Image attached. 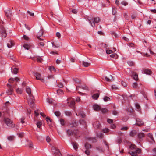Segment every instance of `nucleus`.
I'll return each instance as SVG.
<instances>
[{"label": "nucleus", "mask_w": 156, "mask_h": 156, "mask_svg": "<svg viewBox=\"0 0 156 156\" xmlns=\"http://www.w3.org/2000/svg\"><path fill=\"white\" fill-rule=\"evenodd\" d=\"M130 148L133 151L131 152L129 151L128 153L132 156H138L137 154H140L141 151L140 149L137 148L136 146L134 144H131L130 146Z\"/></svg>", "instance_id": "f257e3e1"}, {"label": "nucleus", "mask_w": 156, "mask_h": 156, "mask_svg": "<svg viewBox=\"0 0 156 156\" xmlns=\"http://www.w3.org/2000/svg\"><path fill=\"white\" fill-rule=\"evenodd\" d=\"M4 121L5 124L10 128H14L15 126V124L13 123L12 121L8 118H4Z\"/></svg>", "instance_id": "f03ea898"}, {"label": "nucleus", "mask_w": 156, "mask_h": 156, "mask_svg": "<svg viewBox=\"0 0 156 156\" xmlns=\"http://www.w3.org/2000/svg\"><path fill=\"white\" fill-rule=\"evenodd\" d=\"M100 20V19L98 17H95L91 20L88 19L89 23L91 24V26L93 27H95V23H98L99 22Z\"/></svg>", "instance_id": "7ed1b4c3"}, {"label": "nucleus", "mask_w": 156, "mask_h": 156, "mask_svg": "<svg viewBox=\"0 0 156 156\" xmlns=\"http://www.w3.org/2000/svg\"><path fill=\"white\" fill-rule=\"evenodd\" d=\"M27 99L29 104L32 107H33L34 106L33 103L34 99L33 95L32 94L29 95V97L27 98Z\"/></svg>", "instance_id": "20e7f679"}, {"label": "nucleus", "mask_w": 156, "mask_h": 156, "mask_svg": "<svg viewBox=\"0 0 156 156\" xmlns=\"http://www.w3.org/2000/svg\"><path fill=\"white\" fill-rule=\"evenodd\" d=\"M51 149L54 152L55 156H62V154L59 150L57 148L53 147H52Z\"/></svg>", "instance_id": "39448f33"}, {"label": "nucleus", "mask_w": 156, "mask_h": 156, "mask_svg": "<svg viewBox=\"0 0 156 156\" xmlns=\"http://www.w3.org/2000/svg\"><path fill=\"white\" fill-rule=\"evenodd\" d=\"M0 33L2 37L5 38L7 36L6 31L5 29L3 26L0 27Z\"/></svg>", "instance_id": "423d86ee"}, {"label": "nucleus", "mask_w": 156, "mask_h": 156, "mask_svg": "<svg viewBox=\"0 0 156 156\" xmlns=\"http://www.w3.org/2000/svg\"><path fill=\"white\" fill-rule=\"evenodd\" d=\"M7 86L8 88L6 93L9 95L12 94L14 91L12 86L9 84H7Z\"/></svg>", "instance_id": "0eeeda50"}, {"label": "nucleus", "mask_w": 156, "mask_h": 156, "mask_svg": "<svg viewBox=\"0 0 156 156\" xmlns=\"http://www.w3.org/2000/svg\"><path fill=\"white\" fill-rule=\"evenodd\" d=\"M34 75L37 80H40L43 82H44V80L43 78H41V74L36 72L34 73Z\"/></svg>", "instance_id": "6e6552de"}, {"label": "nucleus", "mask_w": 156, "mask_h": 156, "mask_svg": "<svg viewBox=\"0 0 156 156\" xmlns=\"http://www.w3.org/2000/svg\"><path fill=\"white\" fill-rule=\"evenodd\" d=\"M67 100L68 101L67 103H70V104L69 105L72 108L73 107L75 104V102L73 98H68Z\"/></svg>", "instance_id": "1a4fd4ad"}, {"label": "nucleus", "mask_w": 156, "mask_h": 156, "mask_svg": "<svg viewBox=\"0 0 156 156\" xmlns=\"http://www.w3.org/2000/svg\"><path fill=\"white\" fill-rule=\"evenodd\" d=\"M78 126V123L76 121H73L69 125V127L70 129L76 127Z\"/></svg>", "instance_id": "9d476101"}, {"label": "nucleus", "mask_w": 156, "mask_h": 156, "mask_svg": "<svg viewBox=\"0 0 156 156\" xmlns=\"http://www.w3.org/2000/svg\"><path fill=\"white\" fill-rule=\"evenodd\" d=\"M43 30L41 29L37 34V37L40 41L43 40V39L40 38L39 37L42 36L43 34Z\"/></svg>", "instance_id": "9b49d317"}, {"label": "nucleus", "mask_w": 156, "mask_h": 156, "mask_svg": "<svg viewBox=\"0 0 156 156\" xmlns=\"http://www.w3.org/2000/svg\"><path fill=\"white\" fill-rule=\"evenodd\" d=\"M5 15L7 17H9L12 15V12L11 10L9 9H8L7 10L5 11Z\"/></svg>", "instance_id": "f8f14e48"}, {"label": "nucleus", "mask_w": 156, "mask_h": 156, "mask_svg": "<svg viewBox=\"0 0 156 156\" xmlns=\"http://www.w3.org/2000/svg\"><path fill=\"white\" fill-rule=\"evenodd\" d=\"M136 124L138 126H141L144 124V122L141 119H136Z\"/></svg>", "instance_id": "ddd939ff"}, {"label": "nucleus", "mask_w": 156, "mask_h": 156, "mask_svg": "<svg viewBox=\"0 0 156 156\" xmlns=\"http://www.w3.org/2000/svg\"><path fill=\"white\" fill-rule=\"evenodd\" d=\"M151 71L148 69H145L143 70V73L150 75L151 74Z\"/></svg>", "instance_id": "4468645a"}, {"label": "nucleus", "mask_w": 156, "mask_h": 156, "mask_svg": "<svg viewBox=\"0 0 156 156\" xmlns=\"http://www.w3.org/2000/svg\"><path fill=\"white\" fill-rule=\"evenodd\" d=\"M93 108L94 110L96 111H98L101 109L100 106L96 104L94 105L93 106Z\"/></svg>", "instance_id": "2eb2a0df"}, {"label": "nucleus", "mask_w": 156, "mask_h": 156, "mask_svg": "<svg viewBox=\"0 0 156 156\" xmlns=\"http://www.w3.org/2000/svg\"><path fill=\"white\" fill-rule=\"evenodd\" d=\"M79 122L80 124L82 125L84 127L86 128L87 127V124L84 120L83 119H81L79 121Z\"/></svg>", "instance_id": "dca6fc26"}, {"label": "nucleus", "mask_w": 156, "mask_h": 156, "mask_svg": "<svg viewBox=\"0 0 156 156\" xmlns=\"http://www.w3.org/2000/svg\"><path fill=\"white\" fill-rule=\"evenodd\" d=\"M18 69L16 68H14L13 66L12 68V72L14 74H17L18 72Z\"/></svg>", "instance_id": "f3484780"}, {"label": "nucleus", "mask_w": 156, "mask_h": 156, "mask_svg": "<svg viewBox=\"0 0 156 156\" xmlns=\"http://www.w3.org/2000/svg\"><path fill=\"white\" fill-rule=\"evenodd\" d=\"M76 115L83 118L85 117V115L83 112H78L76 113Z\"/></svg>", "instance_id": "a211bd4d"}, {"label": "nucleus", "mask_w": 156, "mask_h": 156, "mask_svg": "<svg viewBox=\"0 0 156 156\" xmlns=\"http://www.w3.org/2000/svg\"><path fill=\"white\" fill-rule=\"evenodd\" d=\"M133 78L135 80H138V75L135 72H133L132 74Z\"/></svg>", "instance_id": "6ab92c4d"}, {"label": "nucleus", "mask_w": 156, "mask_h": 156, "mask_svg": "<svg viewBox=\"0 0 156 156\" xmlns=\"http://www.w3.org/2000/svg\"><path fill=\"white\" fill-rule=\"evenodd\" d=\"M137 132L135 130H132L130 133L129 135L131 136H133L136 135L137 134Z\"/></svg>", "instance_id": "aec40b11"}, {"label": "nucleus", "mask_w": 156, "mask_h": 156, "mask_svg": "<svg viewBox=\"0 0 156 156\" xmlns=\"http://www.w3.org/2000/svg\"><path fill=\"white\" fill-rule=\"evenodd\" d=\"M14 45V43L12 41H10L7 44L8 47L9 48H11Z\"/></svg>", "instance_id": "412c9836"}, {"label": "nucleus", "mask_w": 156, "mask_h": 156, "mask_svg": "<svg viewBox=\"0 0 156 156\" xmlns=\"http://www.w3.org/2000/svg\"><path fill=\"white\" fill-rule=\"evenodd\" d=\"M105 80L108 82H111L112 80H113V79H112V77L111 75H110L109 77V78H108L107 77H105Z\"/></svg>", "instance_id": "4be33fe9"}, {"label": "nucleus", "mask_w": 156, "mask_h": 156, "mask_svg": "<svg viewBox=\"0 0 156 156\" xmlns=\"http://www.w3.org/2000/svg\"><path fill=\"white\" fill-rule=\"evenodd\" d=\"M99 96V94L98 93H96L95 94H94L92 96V97L93 98V99L97 100Z\"/></svg>", "instance_id": "5701e85b"}, {"label": "nucleus", "mask_w": 156, "mask_h": 156, "mask_svg": "<svg viewBox=\"0 0 156 156\" xmlns=\"http://www.w3.org/2000/svg\"><path fill=\"white\" fill-rule=\"evenodd\" d=\"M82 64L83 65V66H84L86 67H87L90 65V63H89L88 62H85L84 61H83L82 62Z\"/></svg>", "instance_id": "b1692460"}, {"label": "nucleus", "mask_w": 156, "mask_h": 156, "mask_svg": "<svg viewBox=\"0 0 156 156\" xmlns=\"http://www.w3.org/2000/svg\"><path fill=\"white\" fill-rule=\"evenodd\" d=\"M26 92L29 95L32 94H31V88L28 87L26 88Z\"/></svg>", "instance_id": "393cba45"}, {"label": "nucleus", "mask_w": 156, "mask_h": 156, "mask_svg": "<svg viewBox=\"0 0 156 156\" xmlns=\"http://www.w3.org/2000/svg\"><path fill=\"white\" fill-rule=\"evenodd\" d=\"M85 147L87 149H89L91 147V145L87 143L85 144Z\"/></svg>", "instance_id": "a878e982"}, {"label": "nucleus", "mask_w": 156, "mask_h": 156, "mask_svg": "<svg viewBox=\"0 0 156 156\" xmlns=\"http://www.w3.org/2000/svg\"><path fill=\"white\" fill-rule=\"evenodd\" d=\"M27 146L30 149H32L33 148V143L31 142H29L27 144Z\"/></svg>", "instance_id": "bb28decb"}, {"label": "nucleus", "mask_w": 156, "mask_h": 156, "mask_svg": "<svg viewBox=\"0 0 156 156\" xmlns=\"http://www.w3.org/2000/svg\"><path fill=\"white\" fill-rule=\"evenodd\" d=\"M59 121L62 126H64L65 125L66 122L65 120L62 119H60Z\"/></svg>", "instance_id": "cd10ccee"}, {"label": "nucleus", "mask_w": 156, "mask_h": 156, "mask_svg": "<svg viewBox=\"0 0 156 156\" xmlns=\"http://www.w3.org/2000/svg\"><path fill=\"white\" fill-rule=\"evenodd\" d=\"M93 126L94 127H96L97 128H99L100 126V124L98 122H96L94 123L93 124Z\"/></svg>", "instance_id": "c85d7f7f"}, {"label": "nucleus", "mask_w": 156, "mask_h": 156, "mask_svg": "<svg viewBox=\"0 0 156 156\" xmlns=\"http://www.w3.org/2000/svg\"><path fill=\"white\" fill-rule=\"evenodd\" d=\"M67 133L68 135L70 136L72 135H73V132L70 129H69L67 131Z\"/></svg>", "instance_id": "c756f323"}, {"label": "nucleus", "mask_w": 156, "mask_h": 156, "mask_svg": "<svg viewBox=\"0 0 156 156\" xmlns=\"http://www.w3.org/2000/svg\"><path fill=\"white\" fill-rule=\"evenodd\" d=\"M30 46L28 44H25L23 45L24 48L27 50L29 49L30 48Z\"/></svg>", "instance_id": "7c9ffc66"}, {"label": "nucleus", "mask_w": 156, "mask_h": 156, "mask_svg": "<svg viewBox=\"0 0 156 156\" xmlns=\"http://www.w3.org/2000/svg\"><path fill=\"white\" fill-rule=\"evenodd\" d=\"M54 114L57 117H59L61 115V113L59 111H56L55 112Z\"/></svg>", "instance_id": "2f4dec72"}, {"label": "nucleus", "mask_w": 156, "mask_h": 156, "mask_svg": "<svg viewBox=\"0 0 156 156\" xmlns=\"http://www.w3.org/2000/svg\"><path fill=\"white\" fill-rule=\"evenodd\" d=\"M89 140L90 141H91L92 142H94L96 141V139L95 138V137L92 138V137H89L88 138Z\"/></svg>", "instance_id": "473e14b6"}, {"label": "nucleus", "mask_w": 156, "mask_h": 156, "mask_svg": "<svg viewBox=\"0 0 156 156\" xmlns=\"http://www.w3.org/2000/svg\"><path fill=\"white\" fill-rule=\"evenodd\" d=\"M138 137L139 138H142L144 136V134L143 133H139L138 135Z\"/></svg>", "instance_id": "72a5a7b5"}, {"label": "nucleus", "mask_w": 156, "mask_h": 156, "mask_svg": "<svg viewBox=\"0 0 156 156\" xmlns=\"http://www.w3.org/2000/svg\"><path fill=\"white\" fill-rule=\"evenodd\" d=\"M14 138L13 136H10L7 137V139L9 141H12L14 140Z\"/></svg>", "instance_id": "f704fd0d"}, {"label": "nucleus", "mask_w": 156, "mask_h": 156, "mask_svg": "<svg viewBox=\"0 0 156 156\" xmlns=\"http://www.w3.org/2000/svg\"><path fill=\"white\" fill-rule=\"evenodd\" d=\"M16 92L19 94H21L22 93V90L19 88L16 89Z\"/></svg>", "instance_id": "c9c22d12"}, {"label": "nucleus", "mask_w": 156, "mask_h": 156, "mask_svg": "<svg viewBox=\"0 0 156 156\" xmlns=\"http://www.w3.org/2000/svg\"><path fill=\"white\" fill-rule=\"evenodd\" d=\"M57 93L58 94L62 95L63 94V92L62 90L59 89L57 90Z\"/></svg>", "instance_id": "e433bc0d"}, {"label": "nucleus", "mask_w": 156, "mask_h": 156, "mask_svg": "<svg viewBox=\"0 0 156 156\" xmlns=\"http://www.w3.org/2000/svg\"><path fill=\"white\" fill-rule=\"evenodd\" d=\"M42 124V123L41 121H39L37 123V127L40 128Z\"/></svg>", "instance_id": "4c0bfd02"}, {"label": "nucleus", "mask_w": 156, "mask_h": 156, "mask_svg": "<svg viewBox=\"0 0 156 156\" xmlns=\"http://www.w3.org/2000/svg\"><path fill=\"white\" fill-rule=\"evenodd\" d=\"M47 101L50 104H52L53 102V100L52 99L48 98L47 99Z\"/></svg>", "instance_id": "58836bf2"}, {"label": "nucleus", "mask_w": 156, "mask_h": 156, "mask_svg": "<svg viewBox=\"0 0 156 156\" xmlns=\"http://www.w3.org/2000/svg\"><path fill=\"white\" fill-rule=\"evenodd\" d=\"M117 12L116 9L115 8H112V14L113 15H115L116 14Z\"/></svg>", "instance_id": "ea45409f"}, {"label": "nucleus", "mask_w": 156, "mask_h": 156, "mask_svg": "<svg viewBox=\"0 0 156 156\" xmlns=\"http://www.w3.org/2000/svg\"><path fill=\"white\" fill-rule=\"evenodd\" d=\"M49 69L51 72H52L53 71L54 72L55 71V68L53 66H50L49 67Z\"/></svg>", "instance_id": "a19ab883"}, {"label": "nucleus", "mask_w": 156, "mask_h": 156, "mask_svg": "<svg viewBox=\"0 0 156 156\" xmlns=\"http://www.w3.org/2000/svg\"><path fill=\"white\" fill-rule=\"evenodd\" d=\"M66 115L67 116H70L72 114V113L69 111H66L65 112Z\"/></svg>", "instance_id": "79ce46f5"}, {"label": "nucleus", "mask_w": 156, "mask_h": 156, "mask_svg": "<svg viewBox=\"0 0 156 156\" xmlns=\"http://www.w3.org/2000/svg\"><path fill=\"white\" fill-rule=\"evenodd\" d=\"M73 146L75 149H76L77 148V144L76 143H73Z\"/></svg>", "instance_id": "37998d69"}, {"label": "nucleus", "mask_w": 156, "mask_h": 156, "mask_svg": "<svg viewBox=\"0 0 156 156\" xmlns=\"http://www.w3.org/2000/svg\"><path fill=\"white\" fill-rule=\"evenodd\" d=\"M127 63L130 66H132L134 64V63L131 61H128Z\"/></svg>", "instance_id": "c03bdc74"}, {"label": "nucleus", "mask_w": 156, "mask_h": 156, "mask_svg": "<svg viewBox=\"0 0 156 156\" xmlns=\"http://www.w3.org/2000/svg\"><path fill=\"white\" fill-rule=\"evenodd\" d=\"M133 87L134 88H136L137 87L138 84L136 83H134L132 84Z\"/></svg>", "instance_id": "a18cd8bd"}, {"label": "nucleus", "mask_w": 156, "mask_h": 156, "mask_svg": "<svg viewBox=\"0 0 156 156\" xmlns=\"http://www.w3.org/2000/svg\"><path fill=\"white\" fill-rule=\"evenodd\" d=\"M135 106L137 110L140 111V107L139 104H136Z\"/></svg>", "instance_id": "49530a36"}, {"label": "nucleus", "mask_w": 156, "mask_h": 156, "mask_svg": "<svg viewBox=\"0 0 156 156\" xmlns=\"http://www.w3.org/2000/svg\"><path fill=\"white\" fill-rule=\"evenodd\" d=\"M97 136L100 138H102L103 137V135L102 133H99L97 134Z\"/></svg>", "instance_id": "de8ad7c7"}, {"label": "nucleus", "mask_w": 156, "mask_h": 156, "mask_svg": "<svg viewBox=\"0 0 156 156\" xmlns=\"http://www.w3.org/2000/svg\"><path fill=\"white\" fill-rule=\"evenodd\" d=\"M104 100L105 101H109L110 100V98L108 97L105 96L104 98Z\"/></svg>", "instance_id": "09e8293b"}, {"label": "nucleus", "mask_w": 156, "mask_h": 156, "mask_svg": "<svg viewBox=\"0 0 156 156\" xmlns=\"http://www.w3.org/2000/svg\"><path fill=\"white\" fill-rule=\"evenodd\" d=\"M109 131V129L107 128H105L103 129V131L104 133H107Z\"/></svg>", "instance_id": "8fccbe9b"}, {"label": "nucleus", "mask_w": 156, "mask_h": 156, "mask_svg": "<svg viewBox=\"0 0 156 156\" xmlns=\"http://www.w3.org/2000/svg\"><path fill=\"white\" fill-rule=\"evenodd\" d=\"M25 119V117H22L20 119V121L21 122L22 124H23L25 123V122L24 121V120Z\"/></svg>", "instance_id": "3c124183"}, {"label": "nucleus", "mask_w": 156, "mask_h": 156, "mask_svg": "<svg viewBox=\"0 0 156 156\" xmlns=\"http://www.w3.org/2000/svg\"><path fill=\"white\" fill-rule=\"evenodd\" d=\"M37 61L38 62H41L42 61V58L40 57H38L37 58Z\"/></svg>", "instance_id": "603ef678"}, {"label": "nucleus", "mask_w": 156, "mask_h": 156, "mask_svg": "<svg viewBox=\"0 0 156 156\" xmlns=\"http://www.w3.org/2000/svg\"><path fill=\"white\" fill-rule=\"evenodd\" d=\"M121 4L122 5L126 6L128 4V3L125 1H123L121 2Z\"/></svg>", "instance_id": "864d4df0"}, {"label": "nucleus", "mask_w": 156, "mask_h": 156, "mask_svg": "<svg viewBox=\"0 0 156 156\" xmlns=\"http://www.w3.org/2000/svg\"><path fill=\"white\" fill-rule=\"evenodd\" d=\"M148 136L150 137V138L153 141H154V138L153 137V135L152 134L149 133L148 134Z\"/></svg>", "instance_id": "5fc2aeb1"}, {"label": "nucleus", "mask_w": 156, "mask_h": 156, "mask_svg": "<svg viewBox=\"0 0 156 156\" xmlns=\"http://www.w3.org/2000/svg\"><path fill=\"white\" fill-rule=\"evenodd\" d=\"M112 114L114 115H117L118 114V112L116 110H114L112 111Z\"/></svg>", "instance_id": "6e6d98bb"}, {"label": "nucleus", "mask_w": 156, "mask_h": 156, "mask_svg": "<svg viewBox=\"0 0 156 156\" xmlns=\"http://www.w3.org/2000/svg\"><path fill=\"white\" fill-rule=\"evenodd\" d=\"M110 57H111L113 58H115L117 56V55L115 53L112 54L111 55H110Z\"/></svg>", "instance_id": "4d7b16f0"}, {"label": "nucleus", "mask_w": 156, "mask_h": 156, "mask_svg": "<svg viewBox=\"0 0 156 156\" xmlns=\"http://www.w3.org/2000/svg\"><path fill=\"white\" fill-rule=\"evenodd\" d=\"M107 122L109 123H111L113 122V120L111 119H108L107 120Z\"/></svg>", "instance_id": "13d9d810"}, {"label": "nucleus", "mask_w": 156, "mask_h": 156, "mask_svg": "<svg viewBox=\"0 0 156 156\" xmlns=\"http://www.w3.org/2000/svg\"><path fill=\"white\" fill-rule=\"evenodd\" d=\"M112 89L113 90H117L118 89V87L115 85H113L112 86Z\"/></svg>", "instance_id": "bf43d9fd"}, {"label": "nucleus", "mask_w": 156, "mask_h": 156, "mask_svg": "<svg viewBox=\"0 0 156 156\" xmlns=\"http://www.w3.org/2000/svg\"><path fill=\"white\" fill-rule=\"evenodd\" d=\"M101 110V112L104 113L108 111V110L105 108H102Z\"/></svg>", "instance_id": "052dcab7"}, {"label": "nucleus", "mask_w": 156, "mask_h": 156, "mask_svg": "<svg viewBox=\"0 0 156 156\" xmlns=\"http://www.w3.org/2000/svg\"><path fill=\"white\" fill-rule=\"evenodd\" d=\"M106 52L107 54H109L112 53V51L110 50H106Z\"/></svg>", "instance_id": "680f3d73"}, {"label": "nucleus", "mask_w": 156, "mask_h": 156, "mask_svg": "<svg viewBox=\"0 0 156 156\" xmlns=\"http://www.w3.org/2000/svg\"><path fill=\"white\" fill-rule=\"evenodd\" d=\"M128 129V128L127 127H124L121 128V130L122 131L126 130Z\"/></svg>", "instance_id": "e2e57ef3"}, {"label": "nucleus", "mask_w": 156, "mask_h": 156, "mask_svg": "<svg viewBox=\"0 0 156 156\" xmlns=\"http://www.w3.org/2000/svg\"><path fill=\"white\" fill-rule=\"evenodd\" d=\"M72 12L73 14H76L77 12V11L76 9H73L72 10Z\"/></svg>", "instance_id": "0e129e2a"}, {"label": "nucleus", "mask_w": 156, "mask_h": 156, "mask_svg": "<svg viewBox=\"0 0 156 156\" xmlns=\"http://www.w3.org/2000/svg\"><path fill=\"white\" fill-rule=\"evenodd\" d=\"M44 45V42H40L39 43V45L41 46V47H43Z\"/></svg>", "instance_id": "69168bd1"}, {"label": "nucleus", "mask_w": 156, "mask_h": 156, "mask_svg": "<svg viewBox=\"0 0 156 156\" xmlns=\"http://www.w3.org/2000/svg\"><path fill=\"white\" fill-rule=\"evenodd\" d=\"M27 12L30 14V16H34V14L33 12L29 11H27Z\"/></svg>", "instance_id": "338daca9"}, {"label": "nucleus", "mask_w": 156, "mask_h": 156, "mask_svg": "<svg viewBox=\"0 0 156 156\" xmlns=\"http://www.w3.org/2000/svg\"><path fill=\"white\" fill-rule=\"evenodd\" d=\"M85 153L87 155H89L90 154V152L88 149H87L85 151Z\"/></svg>", "instance_id": "774afa93"}]
</instances>
